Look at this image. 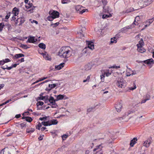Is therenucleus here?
Instances as JSON below:
<instances>
[{
    "mask_svg": "<svg viewBox=\"0 0 154 154\" xmlns=\"http://www.w3.org/2000/svg\"><path fill=\"white\" fill-rule=\"evenodd\" d=\"M92 67L91 64L90 63H88L85 65L84 68L85 70L88 71L91 69Z\"/></svg>",
    "mask_w": 154,
    "mask_h": 154,
    "instance_id": "16",
    "label": "nucleus"
},
{
    "mask_svg": "<svg viewBox=\"0 0 154 154\" xmlns=\"http://www.w3.org/2000/svg\"><path fill=\"white\" fill-rule=\"evenodd\" d=\"M68 136V134H65L63 135L61 137L63 140H65L66 138Z\"/></svg>",
    "mask_w": 154,
    "mask_h": 154,
    "instance_id": "43",
    "label": "nucleus"
},
{
    "mask_svg": "<svg viewBox=\"0 0 154 154\" xmlns=\"http://www.w3.org/2000/svg\"><path fill=\"white\" fill-rule=\"evenodd\" d=\"M137 141V137H134L132 140H131L129 144H135Z\"/></svg>",
    "mask_w": 154,
    "mask_h": 154,
    "instance_id": "21",
    "label": "nucleus"
},
{
    "mask_svg": "<svg viewBox=\"0 0 154 154\" xmlns=\"http://www.w3.org/2000/svg\"><path fill=\"white\" fill-rule=\"evenodd\" d=\"M13 132L12 131H10V129H8L7 131L5 132V136L7 137L11 136Z\"/></svg>",
    "mask_w": 154,
    "mask_h": 154,
    "instance_id": "19",
    "label": "nucleus"
},
{
    "mask_svg": "<svg viewBox=\"0 0 154 154\" xmlns=\"http://www.w3.org/2000/svg\"><path fill=\"white\" fill-rule=\"evenodd\" d=\"M69 48V47L68 46L62 47L58 52V55L61 57L65 58L69 57L71 54H69L70 51L68 49Z\"/></svg>",
    "mask_w": 154,
    "mask_h": 154,
    "instance_id": "1",
    "label": "nucleus"
},
{
    "mask_svg": "<svg viewBox=\"0 0 154 154\" xmlns=\"http://www.w3.org/2000/svg\"><path fill=\"white\" fill-rule=\"evenodd\" d=\"M83 31L82 29H81L77 32V34L78 35H82V37H84V34H83Z\"/></svg>",
    "mask_w": 154,
    "mask_h": 154,
    "instance_id": "42",
    "label": "nucleus"
},
{
    "mask_svg": "<svg viewBox=\"0 0 154 154\" xmlns=\"http://www.w3.org/2000/svg\"><path fill=\"white\" fill-rule=\"evenodd\" d=\"M20 47L26 49L29 48V47L27 46V45L22 44H21V45L20 46Z\"/></svg>",
    "mask_w": 154,
    "mask_h": 154,
    "instance_id": "36",
    "label": "nucleus"
},
{
    "mask_svg": "<svg viewBox=\"0 0 154 154\" xmlns=\"http://www.w3.org/2000/svg\"><path fill=\"white\" fill-rule=\"evenodd\" d=\"M69 0H62V3L63 4H66Z\"/></svg>",
    "mask_w": 154,
    "mask_h": 154,
    "instance_id": "56",
    "label": "nucleus"
},
{
    "mask_svg": "<svg viewBox=\"0 0 154 154\" xmlns=\"http://www.w3.org/2000/svg\"><path fill=\"white\" fill-rule=\"evenodd\" d=\"M38 46L40 48L43 50L45 49L46 47L45 44L43 43H39L38 45Z\"/></svg>",
    "mask_w": 154,
    "mask_h": 154,
    "instance_id": "25",
    "label": "nucleus"
},
{
    "mask_svg": "<svg viewBox=\"0 0 154 154\" xmlns=\"http://www.w3.org/2000/svg\"><path fill=\"white\" fill-rule=\"evenodd\" d=\"M48 13L50 15H52L54 19L58 18L60 16L59 12L57 11L51 10H50Z\"/></svg>",
    "mask_w": 154,
    "mask_h": 154,
    "instance_id": "4",
    "label": "nucleus"
},
{
    "mask_svg": "<svg viewBox=\"0 0 154 154\" xmlns=\"http://www.w3.org/2000/svg\"><path fill=\"white\" fill-rule=\"evenodd\" d=\"M143 63L148 65L154 64V60L152 58L143 60Z\"/></svg>",
    "mask_w": 154,
    "mask_h": 154,
    "instance_id": "9",
    "label": "nucleus"
},
{
    "mask_svg": "<svg viewBox=\"0 0 154 154\" xmlns=\"http://www.w3.org/2000/svg\"><path fill=\"white\" fill-rule=\"evenodd\" d=\"M33 8H32L29 9V10H26V11L27 12H29L30 13H33Z\"/></svg>",
    "mask_w": 154,
    "mask_h": 154,
    "instance_id": "49",
    "label": "nucleus"
},
{
    "mask_svg": "<svg viewBox=\"0 0 154 154\" xmlns=\"http://www.w3.org/2000/svg\"><path fill=\"white\" fill-rule=\"evenodd\" d=\"M0 154H11L9 149L7 148H5L0 152Z\"/></svg>",
    "mask_w": 154,
    "mask_h": 154,
    "instance_id": "13",
    "label": "nucleus"
},
{
    "mask_svg": "<svg viewBox=\"0 0 154 154\" xmlns=\"http://www.w3.org/2000/svg\"><path fill=\"white\" fill-rule=\"evenodd\" d=\"M112 68H115L116 69H118L119 68H120V66H116V65H114L112 66L111 67Z\"/></svg>",
    "mask_w": 154,
    "mask_h": 154,
    "instance_id": "50",
    "label": "nucleus"
},
{
    "mask_svg": "<svg viewBox=\"0 0 154 154\" xmlns=\"http://www.w3.org/2000/svg\"><path fill=\"white\" fill-rule=\"evenodd\" d=\"M42 116H45L44 117H40L39 119V120L41 121H46L47 120V117H46V116H45V115H42Z\"/></svg>",
    "mask_w": 154,
    "mask_h": 154,
    "instance_id": "37",
    "label": "nucleus"
},
{
    "mask_svg": "<svg viewBox=\"0 0 154 154\" xmlns=\"http://www.w3.org/2000/svg\"><path fill=\"white\" fill-rule=\"evenodd\" d=\"M48 97H49V96L48 95L45 96H42L41 97H38L36 99V100L38 101V100H44L46 98H47Z\"/></svg>",
    "mask_w": 154,
    "mask_h": 154,
    "instance_id": "24",
    "label": "nucleus"
},
{
    "mask_svg": "<svg viewBox=\"0 0 154 154\" xmlns=\"http://www.w3.org/2000/svg\"><path fill=\"white\" fill-rule=\"evenodd\" d=\"M134 11V8H131V9L130 10H127L126 11V12L127 13L131 12L133 11Z\"/></svg>",
    "mask_w": 154,
    "mask_h": 154,
    "instance_id": "60",
    "label": "nucleus"
},
{
    "mask_svg": "<svg viewBox=\"0 0 154 154\" xmlns=\"http://www.w3.org/2000/svg\"><path fill=\"white\" fill-rule=\"evenodd\" d=\"M60 85V83H54L53 84H49L48 85V87L49 88H47L45 90L48 91V93H49L50 91L52 89L54 88L55 87Z\"/></svg>",
    "mask_w": 154,
    "mask_h": 154,
    "instance_id": "5",
    "label": "nucleus"
},
{
    "mask_svg": "<svg viewBox=\"0 0 154 154\" xmlns=\"http://www.w3.org/2000/svg\"><path fill=\"white\" fill-rule=\"evenodd\" d=\"M101 145H98V146H96V148L94 149L93 151H96L97 149L100 148V147H101Z\"/></svg>",
    "mask_w": 154,
    "mask_h": 154,
    "instance_id": "58",
    "label": "nucleus"
},
{
    "mask_svg": "<svg viewBox=\"0 0 154 154\" xmlns=\"http://www.w3.org/2000/svg\"><path fill=\"white\" fill-rule=\"evenodd\" d=\"M121 37V35L119 34H118L115 35V37H116V38H120Z\"/></svg>",
    "mask_w": 154,
    "mask_h": 154,
    "instance_id": "64",
    "label": "nucleus"
},
{
    "mask_svg": "<svg viewBox=\"0 0 154 154\" xmlns=\"http://www.w3.org/2000/svg\"><path fill=\"white\" fill-rule=\"evenodd\" d=\"M144 45V43L142 38H141L139 42V43L137 45V48L140 47H142Z\"/></svg>",
    "mask_w": 154,
    "mask_h": 154,
    "instance_id": "17",
    "label": "nucleus"
},
{
    "mask_svg": "<svg viewBox=\"0 0 154 154\" xmlns=\"http://www.w3.org/2000/svg\"><path fill=\"white\" fill-rule=\"evenodd\" d=\"M117 42V38L116 37L112 38L111 39L110 41V44H113V43H116Z\"/></svg>",
    "mask_w": 154,
    "mask_h": 154,
    "instance_id": "28",
    "label": "nucleus"
},
{
    "mask_svg": "<svg viewBox=\"0 0 154 154\" xmlns=\"http://www.w3.org/2000/svg\"><path fill=\"white\" fill-rule=\"evenodd\" d=\"M120 81H118L117 83V85L119 87L122 88H124L127 85V83L124 82L122 80L120 79Z\"/></svg>",
    "mask_w": 154,
    "mask_h": 154,
    "instance_id": "7",
    "label": "nucleus"
},
{
    "mask_svg": "<svg viewBox=\"0 0 154 154\" xmlns=\"http://www.w3.org/2000/svg\"><path fill=\"white\" fill-rule=\"evenodd\" d=\"M152 2V0H147L146 3H147V5H150L151 4Z\"/></svg>",
    "mask_w": 154,
    "mask_h": 154,
    "instance_id": "55",
    "label": "nucleus"
},
{
    "mask_svg": "<svg viewBox=\"0 0 154 154\" xmlns=\"http://www.w3.org/2000/svg\"><path fill=\"white\" fill-rule=\"evenodd\" d=\"M41 124L42 125H43L45 126H47L49 125H47L46 121H43L42 122Z\"/></svg>",
    "mask_w": 154,
    "mask_h": 154,
    "instance_id": "53",
    "label": "nucleus"
},
{
    "mask_svg": "<svg viewBox=\"0 0 154 154\" xmlns=\"http://www.w3.org/2000/svg\"><path fill=\"white\" fill-rule=\"evenodd\" d=\"M58 106V105L56 102L53 101V103L52 105L51 106V107L52 108H57Z\"/></svg>",
    "mask_w": 154,
    "mask_h": 154,
    "instance_id": "39",
    "label": "nucleus"
},
{
    "mask_svg": "<svg viewBox=\"0 0 154 154\" xmlns=\"http://www.w3.org/2000/svg\"><path fill=\"white\" fill-rule=\"evenodd\" d=\"M108 134L110 137L112 139V140L113 139H114L115 138H115V136H114L113 135V134H111L109 132V134Z\"/></svg>",
    "mask_w": 154,
    "mask_h": 154,
    "instance_id": "44",
    "label": "nucleus"
},
{
    "mask_svg": "<svg viewBox=\"0 0 154 154\" xmlns=\"http://www.w3.org/2000/svg\"><path fill=\"white\" fill-rule=\"evenodd\" d=\"M51 95L49 97H49H48L47 98H46V99L44 100L45 103H48V102H50V101L51 100Z\"/></svg>",
    "mask_w": 154,
    "mask_h": 154,
    "instance_id": "35",
    "label": "nucleus"
},
{
    "mask_svg": "<svg viewBox=\"0 0 154 154\" xmlns=\"http://www.w3.org/2000/svg\"><path fill=\"white\" fill-rule=\"evenodd\" d=\"M59 24V22H57L55 23H51L50 26H53V25H54V26H53V27H56V26H58Z\"/></svg>",
    "mask_w": 154,
    "mask_h": 154,
    "instance_id": "46",
    "label": "nucleus"
},
{
    "mask_svg": "<svg viewBox=\"0 0 154 154\" xmlns=\"http://www.w3.org/2000/svg\"><path fill=\"white\" fill-rule=\"evenodd\" d=\"M45 107H46L45 105H43V106H42L41 107H37V110H42V109L45 110Z\"/></svg>",
    "mask_w": 154,
    "mask_h": 154,
    "instance_id": "41",
    "label": "nucleus"
},
{
    "mask_svg": "<svg viewBox=\"0 0 154 154\" xmlns=\"http://www.w3.org/2000/svg\"><path fill=\"white\" fill-rule=\"evenodd\" d=\"M100 105V104L99 103V104L96 105L92 107L89 108H88L87 110V112H90L92 111V110H94L95 109V108L97 107L98 106Z\"/></svg>",
    "mask_w": 154,
    "mask_h": 154,
    "instance_id": "22",
    "label": "nucleus"
},
{
    "mask_svg": "<svg viewBox=\"0 0 154 154\" xmlns=\"http://www.w3.org/2000/svg\"><path fill=\"white\" fill-rule=\"evenodd\" d=\"M48 78V77H44L43 78H41L39 79V80H37L35 82L33 83L32 84H35L36 83H38L39 82L42 81Z\"/></svg>",
    "mask_w": 154,
    "mask_h": 154,
    "instance_id": "29",
    "label": "nucleus"
},
{
    "mask_svg": "<svg viewBox=\"0 0 154 154\" xmlns=\"http://www.w3.org/2000/svg\"><path fill=\"white\" fill-rule=\"evenodd\" d=\"M31 22L32 23H35L36 24H38V21L35 20H33L32 21H31Z\"/></svg>",
    "mask_w": 154,
    "mask_h": 154,
    "instance_id": "63",
    "label": "nucleus"
},
{
    "mask_svg": "<svg viewBox=\"0 0 154 154\" xmlns=\"http://www.w3.org/2000/svg\"><path fill=\"white\" fill-rule=\"evenodd\" d=\"M12 13L14 15L12 17V20H14L15 24H17L18 23L19 18L17 16L19 13L18 9L16 8H14L13 10Z\"/></svg>",
    "mask_w": 154,
    "mask_h": 154,
    "instance_id": "3",
    "label": "nucleus"
},
{
    "mask_svg": "<svg viewBox=\"0 0 154 154\" xmlns=\"http://www.w3.org/2000/svg\"><path fill=\"white\" fill-rule=\"evenodd\" d=\"M64 63H62L58 65L55 66V69L57 70H59L61 69L64 66Z\"/></svg>",
    "mask_w": 154,
    "mask_h": 154,
    "instance_id": "14",
    "label": "nucleus"
},
{
    "mask_svg": "<svg viewBox=\"0 0 154 154\" xmlns=\"http://www.w3.org/2000/svg\"><path fill=\"white\" fill-rule=\"evenodd\" d=\"M122 107V105L120 103H118L115 106L116 111L118 112H120L121 111V109Z\"/></svg>",
    "mask_w": 154,
    "mask_h": 154,
    "instance_id": "11",
    "label": "nucleus"
},
{
    "mask_svg": "<svg viewBox=\"0 0 154 154\" xmlns=\"http://www.w3.org/2000/svg\"><path fill=\"white\" fill-rule=\"evenodd\" d=\"M148 100V99H145L142 100L141 102V103H145L146 101Z\"/></svg>",
    "mask_w": 154,
    "mask_h": 154,
    "instance_id": "62",
    "label": "nucleus"
},
{
    "mask_svg": "<svg viewBox=\"0 0 154 154\" xmlns=\"http://www.w3.org/2000/svg\"><path fill=\"white\" fill-rule=\"evenodd\" d=\"M75 10L76 11L79 13H80L82 9L83 8V7L80 5L76 6L75 8Z\"/></svg>",
    "mask_w": 154,
    "mask_h": 154,
    "instance_id": "18",
    "label": "nucleus"
},
{
    "mask_svg": "<svg viewBox=\"0 0 154 154\" xmlns=\"http://www.w3.org/2000/svg\"><path fill=\"white\" fill-rule=\"evenodd\" d=\"M152 137H149L145 141H144L143 144H150L151 143Z\"/></svg>",
    "mask_w": 154,
    "mask_h": 154,
    "instance_id": "20",
    "label": "nucleus"
},
{
    "mask_svg": "<svg viewBox=\"0 0 154 154\" xmlns=\"http://www.w3.org/2000/svg\"><path fill=\"white\" fill-rule=\"evenodd\" d=\"M47 19L49 21H52L54 19V17H52V15H50L47 17Z\"/></svg>",
    "mask_w": 154,
    "mask_h": 154,
    "instance_id": "40",
    "label": "nucleus"
},
{
    "mask_svg": "<svg viewBox=\"0 0 154 154\" xmlns=\"http://www.w3.org/2000/svg\"><path fill=\"white\" fill-rule=\"evenodd\" d=\"M65 96V94H60L57 95V97L58 99L59 100H60L63 99Z\"/></svg>",
    "mask_w": 154,
    "mask_h": 154,
    "instance_id": "30",
    "label": "nucleus"
},
{
    "mask_svg": "<svg viewBox=\"0 0 154 154\" xmlns=\"http://www.w3.org/2000/svg\"><path fill=\"white\" fill-rule=\"evenodd\" d=\"M136 88V85L134 83V86L133 87H131L129 88V89L131 90H133L135 89Z\"/></svg>",
    "mask_w": 154,
    "mask_h": 154,
    "instance_id": "51",
    "label": "nucleus"
},
{
    "mask_svg": "<svg viewBox=\"0 0 154 154\" xmlns=\"http://www.w3.org/2000/svg\"><path fill=\"white\" fill-rule=\"evenodd\" d=\"M4 26L3 24L2 23H0V31H1L3 28V27Z\"/></svg>",
    "mask_w": 154,
    "mask_h": 154,
    "instance_id": "59",
    "label": "nucleus"
},
{
    "mask_svg": "<svg viewBox=\"0 0 154 154\" xmlns=\"http://www.w3.org/2000/svg\"><path fill=\"white\" fill-rule=\"evenodd\" d=\"M20 18V26L25 21V18L24 17H21Z\"/></svg>",
    "mask_w": 154,
    "mask_h": 154,
    "instance_id": "34",
    "label": "nucleus"
},
{
    "mask_svg": "<svg viewBox=\"0 0 154 154\" xmlns=\"http://www.w3.org/2000/svg\"><path fill=\"white\" fill-rule=\"evenodd\" d=\"M50 121L51 122V124H50V125H56L58 123L57 120L56 119H51Z\"/></svg>",
    "mask_w": 154,
    "mask_h": 154,
    "instance_id": "23",
    "label": "nucleus"
},
{
    "mask_svg": "<svg viewBox=\"0 0 154 154\" xmlns=\"http://www.w3.org/2000/svg\"><path fill=\"white\" fill-rule=\"evenodd\" d=\"M42 124L40 122H38V124L36 126V128L38 129V130H40V128L42 126Z\"/></svg>",
    "mask_w": 154,
    "mask_h": 154,
    "instance_id": "38",
    "label": "nucleus"
},
{
    "mask_svg": "<svg viewBox=\"0 0 154 154\" xmlns=\"http://www.w3.org/2000/svg\"><path fill=\"white\" fill-rule=\"evenodd\" d=\"M51 100H53L54 101L56 102L58 100H59L57 97L56 98V99H54V97L51 96Z\"/></svg>",
    "mask_w": 154,
    "mask_h": 154,
    "instance_id": "45",
    "label": "nucleus"
},
{
    "mask_svg": "<svg viewBox=\"0 0 154 154\" xmlns=\"http://www.w3.org/2000/svg\"><path fill=\"white\" fill-rule=\"evenodd\" d=\"M28 39L26 42V43H35L37 41V38H35V37L29 35L28 37Z\"/></svg>",
    "mask_w": 154,
    "mask_h": 154,
    "instance_id": "6",
    "label": "nucleus"
},
{
    "mask_svg": "<svg viewBox=\"0 0 154 154\" xmlns=\"http://www.w3.org/2000/svg\"><path fill=\"white\" fill-rule=\"evenodd\" d=\"M35 131V129L34 128H27L26 130L27 133L31 134L33 132Z\"/></svg>",
    "mask_w": 154,
    "mask_h": 154,
    "instance_id": "26",
    "label": "nucleus"
},
{
    "mask_svg": "<svg viewBox=\"0 0 154 154\" xmlns=\"http://www.w3.org/2000/svg\"><path fill=\"white\" fill-rule=\"evenodd\" d=\"M42 55L45 60H51V58L50 57V56H48V55L47 52H45L44 53H42Z\"/></svg>",
    "mask_w": 154,
    "mask_h": 154,
    "instance_id": "12",
    "label": "nucleus"
},
{
    "mask_svg": "<svg viewBox=\"0 0 154 154\" xmlns=\"http://www.w3.org/2000/svg\"><path fill=\"white\" fill-rule=\"evenodd\" d=\"M86 45L87 47L84 48L82 51V53L85 54L86 53H89V49L93 50L94 49V42L92 41H86Z\"/></svg>",
    "mask_w": 154,
    "mask_h": 154,
    "instance_id": "2",
    "label": "nucleus"
},
{
    "mask_svg": "<svg viewBox=\"0 0 154 154\" xmlns=\"http://www.w3.org/2000/svg\"><path fill=\"white\" fill-rule=\"evenodd\" d=\"M37 102L36 103L37 107H39V106H42L44 104V102L42 101H38V100Z\"/></svg>",
    "mask_w": 154,
    "mask_h": 154,
    "instance_id": "32",
    "label": "nucleus"
},
{
    "mask_svg": "<svg viewBox=\"0 0 154 154\" xmlns=\"http://www.w3.org/2000/svg\"><path fill=\"white\" fill-rule=\"evenodd\" d=\"M133 27H134L132 26V25H131L128 26H126L122 28L121 29V31L122 33H125V32H127L128 31V29H132Z\"/></svg>",
    "mask_w": 154,
    "mask_h": 154,
    "instance_id": "10",
    "label": "nucleus"
},
{
    "mask_svg": "<svg viewBox=\"0 0 154 154\" xmlns=\"http://www.w3.org/2000/svg\"><path fill=\"white\" fill-rule=\"evenodd\" d=\"M105 6H103V11L105 13H109V8L108 7H107V8H106V7H105Z\"/></svg>",
    "mask_w": 154,
    "mask_h": 154,
    "instance_id": "31",
    "label": "nucleus"
},
{
    "mask_svg": "<svg viewBox=\"0 0 154 154\" xmlns=\"http://www.w3.org/2000/svg\"><path fill=\"white\" fill-rule=\"evenodd\" d=\"M101 1L104 6H105V5L107 4V0H101Z\"/></svg>",
    "mask_w": 154,
    "mask_h": 154,
    "instance_id": "48",
    "label": "nucleus"
},
{
    "mask_svg": "<svg viewBox=\"0 0 154 154\" xmlns=\"http://www.w3.org/2000/svg\"><path fill=\"white\" fill-rule=\"evenodd\" d=\"M86 11H88V9H85L83 7V8L82 9V11H81L80 14H82L83 13L85 12Z\"/></svg>",
    "mask_w": 154,
    "mask_h": 154,
    "instance_id": "52",
    "label": "nucleus"
},
{
    "mask_svg": "<svg viewBox=\"0 0 154 154\" xmlns=\"http://www.w3.org/2000/svg\"><path fill=\"white\" fill-rule=\"evenodd\" d=\"M102 18L103 19H105L109 17V16L108 14H103L102 15Z\"/></svg>",
    "mask_w": 154,
    "mask_h": 154,
    "instance_id": "54",
    "label": "nucleus"
},
{
    "mask_svg": "<svg viewBox=\"0 0 154 154\" xmlns=\"http://www.w3.org/2000/svg\"><path fill=\"white\" fill-rule=\"evenodd\" d=\"M28 37H21L20 36V40L24 41L25 39H27Z\"/></svg>",
    "mask_w": 154,
    "mask_h": 154,
    "instance_id": "57",
    "label": "nucleus"
},
{
    "mask_svg": "<svg viewBox=\"0 0 154 154\" xmlns=\"http://www.w3.org/2000/svg\"><path fill=\"white\" fill-rule=\"evenodd\" d=\"M26 122H24L20 124V127H21V128H23L24 127H26Z\"/></svg>",
    "mask_w": 154,
    "mask_h": 154,
    "instance_id": "47",
    "label": "nucleus"
},
{
    "mask_svg": "<svg viewBox=\"0 0 154 154\" xmlns=\"http://www.w3.org/2000/svg\"><path fill=\"white\" fill-rule=\"evenodd\" d=\"M111 73L109 72H104L101 75H100V79H101V81L102 82H103L104 81V78L105 77V75L106 77H108L111 74Z\"/></svg>",
    "mask_w": 154,
    "mask_h": 154,
    "instance_id": "8",
    "label": "nucleus"
},
{
    "mask_svg": "<svg viewBox=\"0 0 154 154\" xmlns=\"http://www.w3.org/2000/svg\"><path fill=\"white\" fill-rule=\"evenodd\" d=\"M22 119H25L26 121L29 122H31L33 120L32 118L29 116H23L22 118Z\"/></svg>",
    "mask_w": 154,
    "mask_h": 154,
    "instance_id": "15",
    "label": "nucleus"
},
{
    "mask_svg": "<svg viewBox=\"0 0 154 154\" xmlns=\"http://www.w3.org/2000/svg\"><path fill=\"white\" fill-rule=\"evenodd\" d=\"M146 99H148V100L150 99V97L148 94H146Z\"/></svg>",
    "mask_w": 154,
    "mask_h": 154,
    "instance_id": "61",
    "label": "nucleus"
},
{
    "mask_svg": "<svg viewBox=\"0 0 154 154\" xmlns=\"http://www.w3.org/2000/svg\"><path fill=\"white\" fill-rule=\"evenodd\" d=\"M137 18H139L138 16H137L135 19V20L134 22L131 25H132V26H133L134 27V26H133L134 25H138V23L137 22H136V19H137Z\"/></svg>",
    "mask_w": 154,
    "mask_h": 154,
    "instance_id": "33",
    "label": "nucleus"
},
{
    "mask_svg": "<svg viewBox=\"0 0 154 154\" xmlns=\"http://www.w3.org/2000/svg\"><path fill=\"white\" fill-rule=\"evenodd\" d=\"M137 50L138 51L140 52L141 53H143L146 51V50L142 47H140L139 48H137Z\"/></svg>",
    "mask_w": 154,
    "mask_h": 154,
    "instance_id": "27",
    "label": "nucleus"
}]
</instances>
